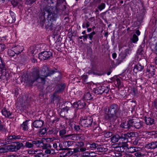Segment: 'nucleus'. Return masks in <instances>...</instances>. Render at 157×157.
<instances>
[{
  "mask_svg": "<svg viewBox=\"0 0 157 157\" xmlns=\"http://www.w3.org/2000/svg\"><path fill=\"white\" fill-rule=\"evenodd\" d=\"M53 0H47L45 2L44 7L41 9V14L39 15L38 18V22L42 28L44 26L45 21H46L45 15L48 13L47 19V20L56 23L57 19L60 15L56 13L54 10L52 12V7L51 4H53Z\"/></svg>",
  "mask_w": 157,
  "mask_h": 157,
  "instance_id": "f257e3e1",
  "label": "nucleus"
},
{
  "mask_svg": "<svg viewBox=\"0 0 157 157\" xmlns=\"http://www.w3.org/2000/svg\"><path fill=\"white\" fill-rule=\"evenodd\" d=\"M88 88L92 90L93 92L97 95L103 94H107L110 89V85L106 82L94 83L93 82L86 83Z\"/></svg>",
  "mask_w": 157,
  "mask_h": 157,
  "instance_id": "f03ea898",
  "label": "nucleus"
},
{
  "mask_svg": "<svg viewBox=\"0 0 157 157\" xmlns=\"http://www.w3.org/2000/svg\"><path fill=\"white\" fill-rule=\"evenodd\" d=\"M121 111L120 107L116 103L110 104L108 108V113L104 115L106 121H111L120 117Z\"/></svg>",
  "mask_w": 157,
  "mask_h": 157,
  "instance_id": "7ed1b4c3",
  "label": "nucleus"
},
{
  "mask_svg": "<svg viewBox=\"0 0 157 157\" xmlns=\"http://www.w3.org/2000/svg\"><path fill=\"white\" fill-rule=\"evenodd\" d=\"M47 77H45V75H41L40 76L39 69L35 68L32 72L30 77L27 78L26 83L29 86H32L35 82L44 84Z\"/></svg>",
  "mask_w": 157,
  "mask_h": 157,
  "instance_id": "20e7f679",
  "label": "nucleus"
},
{
  "mask_svg": "<svg viewBox=\"0 0 157 157\" xmlns=\"http://www.w3.org/2000/svg\"><path fill=\"white\" fill-rule=\"evenodd\" d=\"M130 8L131 10L135 13L139 10L140 12L137 20L140 23H142L147 13L146 9L143 2L141 1L140 2H136L131 6Z\"/></svg>",
  "mask_w": 157,
  "mask_h": 157,
  "instance_id": "39448f33",
  "label": "nucleus"
},
{
  "mask_svg": "<svg viewBox=\"0 0 157 157\" xmlns=\"http://www.w3.org/2000/svg\"><path fill=\"white\" fill-rule=\"evenodd\" d=\"M80 124L85 128H91L95 126L96 122H93V118L91 117H85L84 118H81L80 120Z\"/></svg>",
  "mask_w": 157,
  "mask_h": 157,
  "instance_id": "423d86ee",
  "label": "nucleus"
},
{
  "mask_svg": "<svg viewBox=\"0 0 157 157\" xmlns=\"http://www.w3.org/2000/svg\"><path fill=\"white\" fill-rule=\"evenodd\" d=\"M40 72L42 75H45V77L51 76L56 73L61 74V72L57 69L54 68V69L50 70L49 67L47 65H43L40 69Z\"/></svg>",
  "mask_w": 157,
  "mask_h": 157,
  "instance_id": "0eeeda50",
  "label": "nucleus"
},
{
  "mask_svg": "<svg viewBox=\"0 0 157 157\" xmlns=\"http://www.w3.org/2000/svg\"><path fill=\"white\" fill-rule=\"evenodd\" d=\"M125 72H123L121 74L115 75L112 77L111 80L114 83L115 86L119 89L121 88L123 86L122 81L124 80L123 79V76L125 75Z\"/></svg>",
  "mask_w": 157,
  "mask_h": 157,
  "instance_id": "6e6552de",
  "label": "nucleus"
},
{
  "mask_svg": "<svg viewBox=\"0 0 157 157\" xmlns=\"http://www.w3.org/2000/svg\"><path fill=\"white\" fill-rule=\"evenodd\" d=\"M66 0H57L54 8V10L56 13L60 15L61 13L65 11L66 9L67 4Z\"/></svg>",
  "mask_w": 157,
  "mask_h": 157,
  "instance_id": "1a4fd4ad",
  "label": "nucleus"
},
{
  "mask_svg": "<svg viewBox=\"0 0 157 157\" xmlns=\"http://www.w3.org/2000/svg\"><path fill=\"white\" fill-rule=\"evenodd\" d=\"M123 79L126 81V84L128 89L136 86L137 82V79L132 78L130 74L125 72V75L123 76Z\"/></svg>",
  "mask_w": 157,
  "mask_h": 157,
  "instance_id": "9d476101",
  "label": "nucleus"
},
{
  "mask_svg": "<svg viewBox=\"0 0 157 157\" xmlns=\"http://www.w3.org/2000/svg\"><path fill=\"white\" fill-rule=\"evenodd\" d=\"M22 136L20 135H17L15 133L9 134L5 139V142L3 143L4 145L8 144H13L15 141L20 139H22Z\"/></svg>",
  "mask_w": 157,
  "mask_h": 157,
  "instance_id": "9b49d317",
  "label": "nucleus"
},
{
  "mask_svg": "<svg viewBox=\"0 0 157 157\" xmlns=\"http://www.w3.org/2000/svg\"><path fill=\"white\" fill-rule=\"evenodd\" d=\"M41 140H29L27 141H25V144L24 145V148H31L36 146L39 147Z\"/></svg>",
  "mask_w": 157,
  "mask_h": 157,
  "instance_id": "f8f14e48",
  "label": "nucleus"
},
{
  "mask_svg": "<svg viewBox=\"0 0 157 157\" xmlns=\"http://www.w3.org/2000/svg\"><path fill=\"white\" fill-rule=\"evenodd\" d=\"M155 67L154 65L150 64L147 65L146 70L144 71V74L146 75V76L147 78H151L155 75Z\"/></svg>",
  "mask_w": 157,
  "mask_h": 157,
  "instance_id": "ddd939ff",
  "label": "nucleus"
},
{
  "mask_svg": "<svg viewBox=\"0 0 157 157\" xmlns=\"http://www.w3.org/2000/svg\"><path fill=\"white\" fill-rule=\"evenodd\" d=\"M52 56L53 53L51 50L43 51L38 54L39 58L41 60H48L52 57Z\"/></svg>",
  "mask_w": 157,
  "mask_h": 157,
  "instance_id": "4468645a",
  "label": "nucleus"
},
{
  "mask_svg": "<svg viewBox=\"0 0 157 157\" xmlns=\"http://www.w3.org/2000/svg\"><path fill=\"white\" fill-rule=\"evenodd\" d=\"M145 46V42L143 41L141 44L139 46L136 52L137 57L139 58V60L144 58V54Z\"/></svg>",
  "mask_w": 157,
  "mask_h": 157,
  "instance_id": "2eb2a0df",
  "label": "nucleus"
},
{
  "mask_svg": "<svg viewBox=\"0 0 157 157\" xmlns=\"http://www.w3.org/2000/svg\"><path fill=\"white\" fill-rule=\"evenodd\" d=\"M12 152H16L21 148H24V144L22 142L16 141L13 144H10Z\"/></svg>",
  "mask_w": 157,
  "mask_h": 157,
  "instance_id": "dca6fc26",
  "label": "nucleus"
},
{
  "mask_svg": "<svg viewBox=\"0 0 157 157\" xmlns=\"http://www.w3.org/2000/svg\"><path fill=\"white\" fill-rule=\"evenodd\" d=\"M67 86L66 83L62 82L56 84L55 87V91L58 94H63Z\"/></svg>",
  "mask_w": 157,
  "mask_h": 157,
  "instance_id": "f3484780",
  "label": "nucleus"
},
{
  "mask_svg": "<svg viewBox=\"0 0 157 157\" xmlns=\"http://www.w3.org/2000/svg\"><path fill=\"white\" fill-rule=\"evenodd\" d=\"M130 123H131V127L139 129L143 126L144 122L138 119H132L131 120Z\"/></svg>",
  "mask_w": 157,
  "mask_h": 157,
  "instance_id": "a211bd4d",
  "label": "nucleus"
},
{
  "mask_svg": "<svg viewBox=\"0 0 157 157\" xmlns=\"http://www.w3.org/2000/svg\"><path fill=\"white\" fill-rule=\"evenodd\" d=\"M40 144L39 147H42L43 150H45L44 152L46 154H51V151L50 149L52 147V145L49 144L44 143L42 140H41Z\"/></svg>",
  "mask_w": 157,
  "mask_h": 157,
  "instance_id": "6ab92c4d",
  "label": "nucleus"
},
{
  "mask_svg": "<svg viewBox=\"0 0 157 157\" xmlns=\"http://www.w3.org/2000/svg\"><path fill=\"white\" fill-rule=\"evenodd\" d=\"M135 133L134 132H130L122 134L121 135V139H124V141L126 142H130L129 141L132 139V138H135Z\"/></svg>",
  "mask_w": 157,
  "mask_h": 157,
  "instance_id": "aec40b11",
  "label": "nucleus"
},
{
  "mask_svg": "<svg viewBox=\"0 0 157 157\" xmlns=\"http://www.w3.org/2000/svg\"><path fill=\"white\" fill-rule=\"evenodd\" d=\"M54 23L52 21L47 20V19L45 21L44 23L45 29L48 31L55 30L56 26L54 24Z\"/></svg>",
  "mask_w": 157,
  "mask_h": 157,
  "instance_id": "412c9836",
  "label": "nucleus"
},
{
  "mask_svg": "<svg viewBox=\"0 0 157 157\" xmlns=\"http://www.w3.org/2000/svg\"><path fill=\"white\" fill-rule=\"evenodd\" d=\"M73 105L78 110L84 108L86 105V104L84 100H78L77 102H74L73 103Z\"/></svg>",
  "mask_w": 157,
  "mask_h": 157,
  "instance_id": "4be33fe9",
  "label": "nucleus"
},
{
  "mask_svg": "<svg viewBox=\"0 0 157 157\" xmlns=\"http://www.w3.org/2000/svg\"><path fill=\"white\" fill-rule=\"evenodd\" d=\"M6 63L2 59L1 57H0V71L2 73L1 76V78L5 79V72L4 71L6 70L5 67Z\"/></svg>",
  "mask_w": 157,
  "mask_h": 157,
  "instance_id": "5701e85b",
  "label": "nucleus"
},
{
  "mask_svg": "<svg viewBox=\"0 0 157 157\" xmlns=\"http://www.w3.org/2000/svg\"><path fill=\"white\" fill-rule=\"evenodd\" d=\"M44 124V121L41 120H36L33 121L32 123L31 126L33 129H34V128H38L42 127Z\"/></svg>",
  "mask_w": 157,
  "mask_h": 157,
  "instance_id": "b1692460",
  "label": "nucleus"
},
{
  "mask_svg": "<svg viewBox=\"0 0 157 157\" xmlns=\"http://www.w3.org/2000/svg\"><path fill=\"white\" fill-rule=\"evenodd\" d=\"M1 112L2 114L5 117L10 119L12 118L11 117L12 113L10 112L9 109L4 107L1 110Z\"/></svg>",
  "mask_w": 157,
  "mask_h": 157,
  "instance_id": "393cba45",
  "label": "nucleus"
},
{
  "mask_svg": "<svg viewBox=\"0 0 157 157\" xmlns=\"http://www.w3.org/2000/svg\"><path fill=\"white\" fill-rule=\"evenodd\" d=\"M144 67L140 63H138L134 65L133 70V72L135 74L140 71H142L144 69Z\"/></svg>",
  "mask_w": 157,
  "mask_h": 157,
  "instance_id": "a878e982",
  "label": "nucleus"
},
{
  "mask_svg": "<svg viewBox=\"0 0 157 157\" xmlns=\"http://www.w3.org/2000/svg\"><path fill=\"white\" fill-rule=\"evenodd\" d=\"M96 34V32L93 31L91 33L86 35L87 38L86 39V41H87V38H88L90 41H94L99 42V40L97 38L94 36H94Z\"/></svg>",
  "mask_w": 157,
  "mask_h": 157,
  "instance_id": "bb28decb",
  "label": "nucleus"
},
{
  "mask_svg": "<svg viewBox=\"0 0 157 157\" xmlns=\"http://www.w3.org/2000/svg\"><path fill=\"white\" fill-rule=\"evenodd\" d=\"M9 19L8 21L9 23H13L15 22L16 20V14L15 13L12 11L10 10L9 12Z\"/></svg>",
  "mask_w": 157,
  "mask_h": 157,
  "instance_id": "cd10ccee",
  "label": "nucleus"
},
{
  "mask_svg": "<svg viewBox=\"0 0 157 157\" xmlns=\"http://www.w3.org/2000/svg\"><path fill=\"white\" fill-rule=\"evenodd\" d=\"M131 120L129 121H123L121 123L120 126L122 128L129 129L131 127V123H130Z\"/></svg>",
  "mask_w": 157,
  "mask_h": 157,
  "instance_id": "c85d7f7f",
  "label": "nucleus"
},
{
  "mask_svg": "<svg viewBox=\"0 0 157 157\" xmlns=\"http://www.w3.org/2000/svg\"><path fill=\"white\" fill-rule=\"evenodd\" d=\"M12 152L10 145L0 147V153H4Z\"/></svg>",
  "mask_w": 157,
  "mask_h": 157,
  "instance_id": "c756f323",
  "label": "nucleus"
},
{
  "mask_svg": "<svg viewBox=\"0 0 157 157\" xmlns=\"http://www.w3.org/2000/svg\"><path fill=\"white\" fill-rule=\"evenodd\" d=\"M70 107L67 106L61 109L59 113V115L61 117L64 118L65 117L66 113H68V111L70 110Z\"/></svg>",
  "mask_w": 157,
  "mask_h": 157,
  "instance_id": "7c9ffc66",
  "label": "nucleus"
},
{
  "mask_svg": "<svg viewBox=\"0 0 157 157\" xmlns=\"http://www.w3.org/2000/svg\"><path fill=\"white\" fill-rule=\"evenodd\" d=\"M144 121L145 123L147 125L151 126L155 124V120L152 118L145 117Z\"/></svg>",
  "mask_w": 157,
  "mask_h": 157,
  "instance_id": "2f4dec72",
  "label": "nucleus"
},
{
  "mask_svg": "<svg viewBox=\"0 0 157 157\" xmlns=\"http://www.w3.org/2000/svg\"><path fill=\"white\" fill-rule=\"evenodd\" d=\"M86 146L87 149H90L91 150H95L97 149V147L98 146V144L94 142H88Z\"/></svg>",
  "mask_w": 157,
  "mask_h": 157,
  "instance_id": "473e14b6",
  "label": "nucleus"
},
{
  "mask_svg": "<svg viewBox=\"0 0 157 157\" xmlns=\"http://www.w3.org/2000/svg\"><path fill=\"white\" fill-rule=\"evenodd\" d=\"M58 93L54 91L52 95L50 97L51 102H54L55 101H59V97Z\"/></svg>",
  "mask_w": 157,
  "mask_h": 157,
  "instance_id": "72a5a7b5",
  "label": "nucleus"
},
{
  "mask_svg": "<svg viewBox=\"0 0 157 157\" xmlns=\"http://www.w3.org/2000/svg\"><path fill=\"white\" fill-rule=\"evenodd\" d=\"M12 49L14 50L16 55H18L23 50V47L22 46L17 45L12 48Z\"/></svg>",
  "mask_w": 157,
  "mask_h": 157,
  "instance_id": "f704fd0d",
  "label": "nucleus"
},
{
  "mask_svg": "<svg viewBox=\"0 0 157 157\" xmlns=\"http://www.w3.org/2000/svg\"><path fill=\"white\" fill-rule=\"evenodd\" d=\"M29 121V120H26L23 122L22 124H21V128L23 131H25L28 130L29 129L28 124Z\"/></svg>",
  "mask_w": 157,
  "mask_h": 157,
  "instance_id": "c9c22d12",
  "label": "nucleus"
},
{
  "mask_svg": "<svg viewBox=\"0 0 157 157\" xmlns=\"http://www.w3.org/2000/svg\"><path fill=\"white\" fill-rule=\"evenodd\" d=\"M48 128H44L40 129L38 132V135L40 137H44L47 135V132L48 130Z\"/></svg>",
  "mask_w": 157,
  "mask_h": 157,
  "instance_id": "e433bc0d",
  "label": "nucleus"
},
{
  "mask_svg": "<svg viewBox=\"0 0 157 157\" xmlns=\"http://www.w3.org/2000/svg\"><path fill=\"white\" fill-rule=\"evenodd\" d=\"M120 140H121V141L122 140L121 135L120 136L118 135H115L113 136L111 138V140L113 143L118 142Z\"/></svg>",
  "mask_w": 157,
  "mask_h": 157,
  "instance_id": "4c0bfd02",
  "label": "nucleus"
},
{
  "mask_svg": "<svg viewBox=\"0 0 157 157\" xmlns=\"http://www.w3.org/2000/svg\"><path fill=\"white\" fill-rule=\"evenodd\" d=\"M93 97L90 92L85 93L83 97L84 99L87 100H91L93 99Z\"/></svg>",
  "mask_w": 157,
  "mask_h": 157,
  "instance_id": "58836bf2",
  "label": "nucleus"
},
{
  "mask_svg": "<svg viewBox=\"0 0 157 157\" xmlns=\"http://www.w3.org/2000/svg\"><path fill=\"white\" fill-rule=\"evenodd\" d=\"M129 89H130L131 93L134 96H136L138 94L137 87L136 85L130 88Z\"/></svg>",
  "mask_w": 157,
  "mask_h": 157,
  "instance_id": "ea45409f",
  "label": "nucleus"
},
{
  "mask_svg": "<svg viewBox=\"0 0 157 157\" xmlns=\"http://www.w3.org/2000/svg\"><path fill=\"white\" fill-rule=\"evenodd\" d=\"M7 131L6 126L2 123V121L0 120V132L4 134L6 133Z\"/></svg>",
  "mask_w": 157,
  "mask_h": 157,
  "instance_id": "a19ab883",
  "label": "nucleus"
},
{
  "mask_svg": "<svg viewBox=\"0 0 157 157\" xmlns=\"http://www.w3.org/2000/svg\"><path fill=\"white\" fill-rule=\"evenodd\" d=\"M94 131H95L96 133L99 134H102L103 132L102 129L99 126H98L97 123L96 122V125L94 127H92Z\"/></svg>",
  "mask_w": 157,
  "mask_h": 157,
  "instance_id": "79ce46f5",
  "label": "nucleus"
},
{
  "mask_svg": "<svg viewBox=\"0 0 157 157\" xmlns=\"http://www.w3.org/2000/svg\"><path fill=\"white\" fill-rule=\"evenodd\" d=\"M147 146L150 149H155L157 148V141L151 142L148 144Z\"/></svg>",
  "mask_w": 157,
  "mask_h": 157,
  "instance_id": "37998d69",
  "label": "nucleus"
},
{
  "mask_svg": "<svg viewBox=\"0 0 157 157\" xmlns=\"http://www.w3.org/2000/svg\"><path fill=\"white\" fill-rule=\"evenodd\" d=\"M73 129L76 132H80L81 127L79 125L75 124H73L72 127L71 128Z\"/></svg>",
  "mask_w": 157,
  "mask_h": 157,
  "instance_id": "c03bdc74",
  "label": "nucleus"
},
{
  "mask_svg": "<svg viewBox=\"0 0 157 157\" xmlns=\"http://www.w3.org/2000/svg\"><path fill=\"white\" fill-rule=\"evenodd\" d=\"M8 55L11 58L13 57L16 53L14 51V50L12 49V48L8 49Z\"/></svg>",
  "mask_w": 157,
  "mask_h": 157,
  "instance_id": "a18cd8bd",
  "label": "nucleus"
},
{
  "mask_svg": "<svg viewBox=\"0 0 157 157\" xmlns=\"http://www.w3.org/2000/svg\"><path fill=\"white\" fill-rule=\"evenodd\" d=\"M73 152L76 153L78 152H83L85 151L86 149V148H78L77 147L73 149Z\"/></svg>",
  "mask_w": 157,
  "mask_h": 157,
  "instance_id": "49530a36",
  "label": "nucleus"
},
{
  "mask_svg": "<svg viewBox=\"0 0 157 157\" xmlns=\"http://www.w3.org/2000/svg\"><path fill=\"white\" fill-rule=\"evenodd\" d=\"M66 150H67L66 152H64L63 154H62L63 157H66L67 156H70L73 154V151H69L67 150V149Z\"/></svg>",
  "mask_w": 157,
  "mask_h": 157,
  "instance_id": "de8ad7c7",
  "label": "nucleus"
},
{
  "mask_svg": "<svg viewBox=\"0 0 157 157\" xmlns=\"http://www.w3.org/2000/svg\"><path fill=\"white\" fill-rule=\"evenodd\" d=\"M69 136H71L70 137L73 140H78L80 139L79 136L77 134H70Z\"/></svg>",
  "mask_w": 157,
  "mask_h": 157,
  "instance_id": "09e8293b",
  "label": "nucleus"
},
{
  "mask_svg": "<svg viewBox=\"0 0 157 157\" xmlns=\"http://www.w3.org/2000/svg\"><path fill=\"white\" fill-rule=\"evenodd\" d=\"M148 135L151 136L152 137L155 138L157 137V131H152L148 132L147 133Z\"/></svg>",
  "mask_w": 157,
  "mask_h": 157,
  "instance_id": "8fccbe9b",
  "label": "nucleus"
},
{
  "mask_svg": "<svg viewBox=\"0 0 157 157\" xmlns=\"http://www.w3.org/2000/svg\"><path fill=\"white\" fill-rule=\"evenodd\" d=\"M121 141L123 142L122 144L121 145V147H122V148H123L124 149L128 148V145L127 144V143L128 142H126L124 141V139H122V140Z\"/></svg>",
  "mask_w": 157,
  "mask_h": 157,
  "instance_id": "3c124183",
  "label": "nucleus"
},
{
  "mask_svg": "<svg viewBox=\"0 0 157 157\" xmlns=\"http://www.w3.org/2000/svg\"><path fill=\"white\" fill-rule=\"evenodd\" d=\"M139 38L135 34L133 35L131 39L132 42L133 43H135L138 41Z\"/></svg>",
  "mask_w": 157,
  "mask_h": 157,
  "instance_id": "603ef678",
  "label": "nucleus"
},
{
  "mask_svg": "<svg viewBox=\"0 0 157 157\" xmlns=\"http://www.w3.org/2000/svg\"><path fill=\"white\" fill-rule=\"evenodd\" d=\"M105 7V3H102L99 5L98 6V10L101 11L104 9Z\"/></svg>",
  "mask_w": 157,
  "mask_h": 157,
  "instance_id": "864d4df0",
  "label": "nucleus"
},
{
  "mask_svg": "<svg viewBox=\"0 0 157 157\" xmlns=\"http://www.w3.org/2000/svg\"><path fill=\"white\" fill-rule=\"evenodd\" d=\"M76 145L77 146V147L78 148H86L85 147H83L84 145V144L82 141L78 142L77 143Z\"/></svg>",
  "mask_w": 157,
  "mask_h": 157,
  "instance_id": "5fc2aeb1",
  "label": "nucleus"
},
{
  "mask_svg": "<svg viewBox=\"0 0 157 157\" xmlns=\"http://www.w3.org/2000/svg\"><path fill=\"white\" fill-rule=\"evenodd\" d=\"M138 151L137 147H131L129 148V152L133 153Z\"/></svg>",
  "mask_w": 157,
  "mask_h": 157,
  "instance_id": "6e6d98bb",
  "label": "nucleus"
},
{
  "mask_svg": "<svg viewBox=\"0 0 157 157\" xmlns=\"http://www.w3.org/2000/svg\"><path fill=\"white\" fill-rule=\"evenodd\" d=\"M82 79L84 81V84H86L87 83V80L88 78V76L86 75H83L81 76Z\"/></svg>",
  "mask_w": 157,
  "mask_h": 157,
  "instance_id": "4d7b16f0",
  "label": "nucleus"
},
{
  "mask_svg": "<svg viewBox=\"0 0 157 157\" xmlns=\"http://www.w3.org/2000/svg\"><path fill=\"white\" fill-rule=\"evenodd\" d=\"M6 46L4 44L0 43V54L5 49Z\"/></svg>",
  "mask_w": 157,
  "mask_h": 157,
  "instance_id": "13d9d810",
  "label": "nucleus"
},
{
  "mask_svg": "<svg viewBox=\"0 0 157 157\" xmlns=\"http://www.w3.org/2000/svg\"><path fill=\"white\" fill-rule=\"evenodd\" d=\"M66 131L65 129H63L60 130L59 131V135L61 137L66 134Z\"/></svg>",
  "mask_w": 157,
  "mask_h": 157,
  "instance_id": "bf43d9fd",
  "label": "nucleus"
},
{
  "mask_svg": "<svg viewBox=\"0 0 157 157\" xmlns=\"http://www.w3.org/2000/svg\"><path fill=\"white\" fill-rule=\"evenodd\" d=\"M126 57V55L125 54L123 53H121L119 55L118 57L119 59H121L124 61Z\"/></svg>",
  "mask_w": 157,
  "mask_h": 157,
  "instance_id": "052dcab7",
  "label": "nucleus"
},
{
  "mask_svg": "<svg viewBox=\"0 0 157 157\" xmlns=\"http://www.w3.org/2000/svg\"><path fill=\"white\" fill-rule=\"evenodd\" d=\"M59 74L60 75H58L57 77H56L54 78V81H57L58 82H60L62 79V76L60 75V74Z\"/></svg>",
  "mask_w": 157,
  "mask_h": 157,
  "instance_id": "680f3d73",
  "label": "nucleus"
},
{
  "mask_svg": "<svg viewBox=\"0 0 157 157\" xmlns=\"http://www.w3.org/2000/svg\"><path fill=\"white\" fill-rule=\"evenodd\" d=\"M63 144L69 147L71 146L73 144V142L71 141H66L64 142L63 143Z\"/></svg>",
  "mask_w": 157,
  "mask_h": 157,
  "instance_id": "e2e57ef3",
  "label": "nucleus"
},
{
  "mask_svg": "<svg viewBox=\"0 0 157 157\" xmlns=\"http://www.w3.org/2000/svg\"><path fill=\"white\" fill-rule=\"evenodd\" d=\"M17 0H13L11 2V3L14 7L18 6L19 3L17 1Z\"/></svg>",
  "mask_w": 157,
  "mask_h": 157,
  "instance_id": "0e129e2a",
  "label": "nucleus"
},
{
  "mask_svg": "<svg viewBox=\"0 0 157 157\" xmlns=\"http://www.w3.org/2000/svg\"><path fill=\"white\" fill-rule=\"evenodd\" d=\"M59 149H58V148H57V150H66L67 149V148L66 147L63 148V146L61 143L59 144Z\"/></svg>",
  "mask_w": 157,
  "mask_h": 157,
  "instance_id": "69168bd1",
  "label": "nucleus"
},
{
  "mask_svg": "<svg viewBox=\"0 0 157 157\" xmlns=\"http://www.w3.org/2000/svg\"><path fill=\"white\" fill-rule=\"evenodd\" d=\"M129 141H131V143L135 145H136L137 144L138 142V140L136 139V138H135V140H134V139H132Z\"/></svg>",
  "mask_w": 157,
  "mask_h": 157,
  "instance_id": "338daca9",
  "label": "nucleus"
},
{
  "mask_svg": "<svg viewBox=\"0 0 157 157\" xmlns=\"http://www.w3.org/2000/svg\"><path fill=\"white\" fill-rule=\"evenodd\" d=\"M68 124L70 126V128L73 126V124H75L73 122V120L72 119H69L68 121Z\"/></svg>",
  "mask_w": 157,
  "mask_h": 157,
  "instance_id": "774afa93",
  "label": "nucleus"
}]
</instances>
